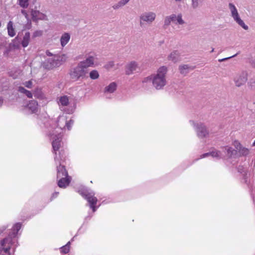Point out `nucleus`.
I'll return each mask as SVG.
<instances>
[{
	"mask_svg": "<svg viewBox=\"0 0 255 255\" xmlns=\"http://www.w3.org/2000/svg\"><path fill=\"white\" fill-rule=\"evenodd\" d=\"M167 72V68L166 66H161L158 68L156 74H153L152 78V84L156 90L162 89L166 85V75Z\"/></svg>",
	"mask_w": 255,
	"mask_h": 255,
	"instance_id": "f257e3e1",
	"label": "nucleus"
},
{
	"mask_svg": "<svg viewBox=\"0 0 255 255\" xmlns=\"http://www.w3.org/2000/svg\"><path fill=\"white\" fill-rule=\"evenodd\" d=\"M82 64L78 63L76 67L70 70L69 74L71 79L77 81L86 77L88 70L84 68L83 66H82Z\"/></svg>",
	"mask_w": 255,
	"mask_h": 255,
	"instance_id": "f03ea898",
	"label": "nucleus"
},
{
	"mask_svg": "<svg viewBox=\"0 0 255 255\" xmlns=\"http://www.w3.org/2000/svg\"><path fill=\"white\" fill-rule=\"evenodd\" d=\"M62 58L60 56H55L53 58H49L47 62L44 64L45 69L50 70L55 67H59L63 63Z\"/></svg>",
	"mask_w": 255,
	"mask_h": 255,
	"instance_id": "7ed1b4c3",
	"label": "nucleus"
},
{
	"mask_svg": "<svg viewBox=\"0 0 255 255\" xmlns=\"http://www.w3.org/2000/svg\"><path fill=\"white\" fill-rule=\"evenodd\" d=\"M82 195L87 200L90 204V207L92 209L93 212H95L96 208L95 207L97 202V199L94 196L93 193H89L87 191L83 192Z\"/></svg>",
	"mask_w": 255,
	"mask_h": 255,
	"instance_id": "20e7f679",
	"label": "nucleus"
},
{
	"mask_svg": "<svg viewBox=\"0 0 255 255\" xmlns=\"http://www.w3.org/2000/svg\"><path fill=\"white\" fill-rule=\"evenodd\" d=\"M190 122L194 125V126L196 127V131L197 132V134L198 137L200 138H203L208 136L209 134V131L204 124L200 123L196 125L193 121Z\"/></svg>",
	"mask_w": 255,
	"mask_h": 255,
	"instance_id": "39448f33",
	"label": "nucleus"
},
{
	"mask_svg": "<svg viewBox=\"0 0 255 255\" xmlns=\"http://www.w3.org/2000/svg\"><path fill=\"white\" fill-rule=\"evenodd\" d=\"M61 141L62 135L59 134L57 136H56V138L52 142L53 152L55 154V159L57 158V151L59 150L61 146Z\"/></svg>",
	"mask_w": 255,
	"mask_h": 255,
	"instance_id": "423d86ee",
	"label": "nucleus"
},
{
	"mask_svg": "<svg viewBox=\"0 0 255 255\" xmlns=\"http://www.w3.org/2000/svg\"><path fill=\"white\" fill-rule=\"evenodd\" d=\"M248 80L247 73L245 71L242 72L239 75L234 78V82L236 86L239 87L245 84Z\"/></svg>",
	"mask_w": 255,
	"mask_h": 255,
	"instance_id": "0eeeda50",
	"label": "nucleus"
},
{
	"mask_svg": "<svg viewBox=\"0 0 255 255\" xmlns=\"http://www.w3.org/2000/svg\"><path fill=\"white\" fill-rule=\"evenodd\" d=\"M138 64L135 61H132L129 63L127 64L125 66V74L127 75H129L133 73L137 68Z\"/></svg>",
	"mask_w": 255,
	"mask_h": 255,
	"instance_id": "6e6552de",
	"label": "nucleus"
},
{
	"mask_svg": "<svg viewBox=\"0 0 255 255\" xmlns=\"http://www.w3.org/2000/svg\"><path fill=\"white\" fill-rule=\"evenodd\" d=\"M31 16L33 22H37L39 20H45L46 15L39 10L31 9Z\"/></svg>",
	"mask_w": 255,
	"mask_h": 255,
	"instance_id": "1a4fd4ad",
	"label": "nucleus"
},
{
	"mask_svg": "<svg viewBox=\"0 0 255 255\" xmlns=\"http://www.w3.org/2000/svg\"><path fill=\"white\" fill-rule=\"evenodd\" d=\"M156 14L152 12H145L140 16V19L143 21L151 23L155 20Z\"/></svg>",
	"mask_w": 255,
	"mask_h": 255,
	"instance_id": "9d476101",
	"label": "nucleus"
},
{
	"mask_svg": "<svg viewBox=\"0 0 255 255\" xmlns=\"http://www.w3.org/2000/svg\"><path fill=\"white\" fill-rule=\"evenodd\" d=\"M234 145L238 151L240 156H246L249 154V150L248 148L243 147L241 143L238 141H235Z\"/></svg>",
	"mask_w": 255,
	"mask_h": 255,
	"instance_id": "9b49d317",
	"label": "nucleus"
},
{
	"mask_svg": "<svg viewBox=\"0 0 255 255\" xmlns=\"http://www.w3.org/2000/svg\"><path fill=\"white\" fill-rule=\"evenodd\" d=\"M56 124L57 127H59V128L61 129L63 128H65V127H67L68 129H70V127L69 126L68 121L67 120V118L64 115L59 116L57 121Z\"/></svg>",
	"mask_w": 255,
	"mask_h": 255,
	"instance_id": "f8f14e48",
	"label": "nucleus"
},
{
	"mask_svg": "<svg viewBox=\"0 0 255 255\" xmlns=\"http://www.w3.org/2000/svg\"><path fill=\"white\" fill-rule=\"evenodd\" d=\"M12 240L10 237H8L3 240L1 242V250L5 253H8L11 245Z\"/></svg>",
	"mask_w": 255,
	"mask_h": 255,
	"instance_id": "ddd939ff",
	"label": "nucleus"
},
{
	"mask_svg": "<svg viewBox=\"0 0 255 255\" xmlns=\"http://www.w3.org/2000/svg\"><path fill=\"white\" fill-rule=\"evenodd\" d=\"M58 179H59L58 181V185L60 188H65L70 182V177L69 176Z\"/></svg>",
	"mask_w": 255,
	"mask_h": 255,
	"instance_id": "4468645a",
	"label": "nucleus"
},
{
	"mask_svg": "<svg viewBox=\"0 0 255 255\" xmlns=\"http://www.w3.org/2000/svg\"><path fill=\"white\" fill-rule=\"evenodd\" d=\"M57 179H58L59 178L67 177L68 176V172L66 171L64 166L59 165V166L57 167Z\"/></svg>",
	"mask_w": 255,
	"mask_h": 255,
	"instance_id": "2eb2a0df",
	"label": "nucleus"
},
{
	"mask_svg": "<svg viewBox=\"0 0 255 255\" xmlns=\"http://www.w3.org/2000/svg\"><path fill=\"white\" fill-rule=\"evenodd\" d=\"M180 53L178 50L173 51L168 56V60L176 63L180 60Z\"/></svg>",
	"mask_w": 255,
	"mask_h": 255,
	"instance_id": "dca6fc26",
	"label": "nucleus"
},
{
	"mask_svg": "<svg viewBox=\"0 0 255 255\" xmlns=\"http://www.w3.org/2000/svg\"><path fill=\"white\" fill-rule=\"evenodd\" d=\"M94 58L93 56H89L88 58L86 59V60L80 62L79 64H83L82 66H83V67L85 68L86 69H87V68L94 65Z\"/></svg>",
	"mask_w": 255,
	"mask_h": 255,
	"instance_id": "f3484780",
	"label": "nucleus"
},
{
	"mask_svg": "<svg viewBox=\"0 0 255 255\" xmlns=\"http://www.w3.org/2000/svg\"><path fill=\"white\" fill-rule=\"evenodd\" d=\"M222 149L227 153V156L229 158H231L235 156L238 153L237 150L233 149L232 147L226 146L222 147Z\"/></svg>",
	"mask_w": 255,
	"mask_h": 255,
	"instance_id": "a211bd4d",
	"label": "nucleus"
},
{
	"mask_svg": "<svg viewBox=\"0 0 255 255\" xmlns=\"http://www.w3.org/2000/svg\"><path fill=\"white\" fill-rule=\"evenodd\" d=\"M70 39V35L69 33L65 32L63 34L60 38L61 45L62 47L65 46L69 42Z\"/></svg>",
	"mask_w": 255,
	"mask_h": 255,
	"instance_id": "6ab92c4d",
	"label": "nucleus"
},
{
	"mask_svg": "<svg viewBox=\"0 0 255 255\" xmlns=\"http://www.w3.org/2000/svg\"><path fill=\"white\" fill-rule=\"evenodd\" d=\"M117 87V84L115 82H112L105 87V92L112 93L116 91Z\"/></svg>",
	"mask_w": 255,
	"mask_h": 255,
	"instance_id": "aec40b11",
	"label": "nucleus"
},
{
	"mask_svg": "<svg viewBox=\"0 0 255 255\" xmlns=\"http://www.w3.org/2000/svg\"><path fill=\"white\" fill-rule=\"evenodd\" d=\"M30 40V33L26 32L25 33L21 44L23 47H26L28 46Z\"/></svg>",
	"mask_w": 255,
	"mask_h": 255,
	"instance_id": "412c9836",
	"label": "nucleus"
},
{
	"mask_svg": "<svg viewBox=\"0 0 255 255\" xmlns=\"http://www.w3.org/2000/svg\"><path fill=\"white\" fill-rule=\"evenodd\" d=\"M190 68H191V69L192 70H193L195 68V66H193L192 67H189L188 66V65L184 64V65H180L179 66V70L180 73L181 74L185 75V74L188 73V71H187L186 70H188V69Z\"/></svg>",
	"mask_w": 255,
	"mask_h": 255,
	"instance_id": "4be33fe9",
	"label": "nucleus"
},
{
	"mask_svg": "<svg viewBox=\"0 0 255 255\" xmlns=\"http://www.w3.org/2000/svg\"><path fill=\"white\" fill-rule=\"evenodd\" d=\"M18 91L24 94H25L28 98H31L32 97V94L31 92L28 90H26L24 87L19 86L18 88Z\"/></svg>",
	"mask_w": 255,
	"mask_h": 255,
	"instance_id": "5701e85b",
	"label": "nucleus"
},
{
	"mask_svg": "<svg viewBox=\"0 0 255 255\" xmlns=\"http://www.w3.org/2000/svg\"><path fill=\"white\" fill-rule=\"evenodd\" d=\"M12 25L13 24L12 21H9L7 25L8 34L11 37H12L15 35L14 29Z\"/></svg>",
	"mask_w": 255,
	"mask_h": 255,
	"instance_id": "b1692460",
	"label": "nucleus"
},
{
	"mask_svg": "<svg viewBox=\"0 0 255 255\" xmlns=\"http://www.w3.org/2000/svg\"><path fill=\"white\" fill-rule=\"evenodd\" d=\"M234 20L245 30H248L249 29V27L245 24L244 22L241 19L240 16L234 19Z\"/></svg>",
	"mask_w": 255,
	"mask_h": 255,
	"instance_id": "393cba45",
	"label": "nucleus"
},
{
	"mask_svg": "<svg viewBox=\"0 0 255 255\" xmlns=\"http://www.w3.org/2000/svg\"><path fill=\"white\" fill-rule=\"evenodd\" d=\"M89 77L91 79L95 80L99 78V74L97 70H93L90 72Z\"/></svg>",
	"mask_w": 255,
	"mask_h": 255,
	"instance_id": "a878e982",
	"label": "nucleus"
},
{
	"mask_svg": "<svg viewBox=\"0 0 255 255\" xmlns=\"http://www.w3.org/2000/svg\"><path fill=\"white\" fill-rule=\"evenodd\" d=\"M70 244V242H69L65 246H63L60 248V251L62 253L67 254L69 251V245Z\"/></svg>",
	"mask_w": 255,
	"mask_h": 255,
	"instance_id": "bb28decb",
	"label": "nucleus"
},
{
	"mask_svg": "<svg viewBox=\"0 0 255 255\" xmlns=\"http://www.w3.org/2000/svg\"><path fill=\"white\" fill-rule=\"evenodd\" d=\"M60 102L63 106H67L69 103V100L67 96L61 97L60 99Z\"/></svg>",
	"mask_w": 255,
	"mask_h": 255,
	"instance_id": "cd10ccee",
	"label": "nucleus"
},
{
	"mask_svg": "<svg viewBox=\"0 0 255 255\" xmlns=\"http://www.w3.org/2000/svg\"><path fill=\"white\" fill-rule=\"evenodd\" d=\"M19 5L23 8H27L28 6V0H18Z\"/></svg>",
	"mask_w": 255,
	"mask_h": 255,
	"instance_id": "c85d7f7f",
	"label": "nucleus"
},
{
	"mask_svg": "<svg viewBox=\"0 0 255 255\" xmlns=\"http://www.w3.org/2000/svg\"><path fill=\"white\" fill-rule=\"evenodd\" d=\"M211 155L213 157L220 158L221 157V152L220 151L215 150L210 152Z\"/></svg>",
	"mask_w": 255,
	"mask_h": 255,
	"instance_id": "c756f323",
	"label": "nucleus"
},
{
	"mask_svg": "<svg viewBox=\"0 0 255 255\" xmlns=\"http://www.w3.org/2000/svg\"><path fill=\"white\" fill-rule=\"evenodd\" d=\"M34 95L35 97H36L37 98L42 97V93L41 90L39 88L35 89L34 91Z\"/></svg>",
	"mask_w": 255,
	"mask_h": 255,
	"instance_id": "7c9ffc66",
	"label": "nucleus"
},
{
	"mask_svg": "<svg viewBox=\"0 0 255 255\" xmlns=\"http://www.w3.org/2000/svg\"><path fill=\"white\" fill-rule=\"evenodd\" d=\"M171 21L170 19V18L168 16L165 17L164 21L163 28L164 29H166V27L169 26L170 24Z\"/></svg>",
	"mask_w": 255,
	"mask_h": 255,
	"instance_id": "2f4dec72",
	"label": "nucleus"
},
{
	"mask_svg": "<svg viewBox=\"0 0 255 255\" xmlns=\"http://www.w3.org/2000/svg\"><path fill=\"white\" fill-rule=\"evenodd\" d=\"M182 14L179 13L177 15V17L176 20L177 21V23L180 25H182L185 23V21L182 19Z\"/></svg>",
	"mask_w": 255,
	"mask_h": 255,
	"instance_id": "473e14b6",
	"label": "nucleus"
},
{
	"mask_svg": "<svg viewBox=\"0 0 255 255\" xmlns=\"http://www.w3.org/2000/svg\"><path fill=\"white\" fill-rule=\"evenodd\" d=\"M42 35V31L36 30L32 34V38L41 36Z\"/></svg>",
	"mask_w": 255,
	"mask_h": 255,
	"instance_id": "72a5a7b5",
	"label": "nucleus"
},
{
	"mask_svg": "<svg viewBox=\"0 0 255 255\" xmlns=\"http://www.w3.org/2000/svg\"><path fill=\"white\" fill-rule=\"evenodd\" d=\"M27 20V23L24 26L25 29H29L31 27V20L29 18L26 19Z\"/></svg>",
	"mask_w": 255,
	"mask_h": 255,
	"instance_id": "f704fd0d",
	"label": "nucleus"
},
{
	"mask_svg": "<svg viewBox=\"0 0 255 255\" xmlns=\"http://www.w3.org/2000/svg\"><path fill=\"white\" fill-rule=\"evenodd\" d=\"M199 5L198 0H192V7L195 9Z\"/></svg>",
	"mask_w": 255,
	"mask_h": 255,
	"instance_id": "c9c22d12",
	"label": "nucleus"
},
{
	"mask_svg": "<svg viewBox=\"0 0 255 255\" xmlns=\"http://www.w3.org/2000/svg\"><path fill=\"white\" fill-rule=\"evenodd\" d=\"M231 14L234 19L240 16L237 8L232 11Z\"/></svg>",
	"mask_w": 255,
	"mask_h": 255,
	"instance_id": "e433bc0d",
	"label": "nucleus"
},
{
	"mask_svg": "<svg viewBox=\"0 0 255 255\" xmlns=\"http://www.w3.org/2000/svg\"><path fill=\"white\" fill-rule=\"evenodd\" d=\"M24 86L28 88H31L32 85V82L31 80L26 81L24 83Z\"/></svg>",
	"mask_w": 255,
	"mask_h": 255,
	"instance_id": "4c0bfd02",
	"label": "nucleus"
},
{
	"mask_svg": "<svg viewBox=\"0 0 255 255\" xmlns=\"http://www.w3.org/2000/svg\"><path fill=\"white\" fill-rule=\"evenodd\" d=\"M153 76V74H152L149 76H148L147 77L144 78L142 82H147L148 81H151L152 82Z\"/></svg>",
	"mask_w": 255,
	"mask_h": 255,
	"instance_id": "58836bf2",
	"label": "nucleus"
},
{
	"mask_svg": "<svg viewBox=\"0 0 255 255\" xmlns=\"http://www.w3.org/2000/svg\"><path fill=\"white\" fill-rule=\"evenodd\" d=\"M121 2H122L120 0L117 4L114 5V6H113V8L115 9H118L119 7H120L122 6H124V5Z\"/></svg>",
	"mask_w": 255,
	"mask_h": 255,
	"instance_id": "ea45409f",
	"label": "nucleus"
},
{
	"mask_svg": "<svg viewBox=\"0 0 255 255\" xmlns=\"http://www.w3.org/2000/svg\"><path fill=\"white\" fill-rule=\"evenodd\" d=\"M238 55V53L232 56H230V57H227V58H223V59H219L218 61L219 62H223V61H226L229 59H231L233 57H234L235 56H236L237 55Z\"/></svg>",
	"mask_w": 255,
	"mask_h": 255,
	"instance_id": "a19ab883",
	"label": "nucleus"
},
{
	"mask_svg": "<svg viewBox=\"0 0 255 255\" xmlns=\"http://www.w3.org/2000/svg\"><path fill=\"white\" fill-rule=\"evenodd\" d=\"M168 16L169 17L170 19L171 20V21H172V22H174L177 19V16H176L174 14H171V15H170V16Z\"/></svg>",
	"mask_w": 255,
	"mask_h": 255,
	"instance_id": "79ce46f5",
	"label": "nucleus"
},
{
	"mask_svg": "<svg viewBox=\"0 0 255 255\" xmlns=\"http://www.w3.org/2000/svg\"><path fill=\"white\" fill-rule=\"evenodd\" d=\"M229 7L231 10V11L232 12V11L234 10V9H236V6H235V5L232 3H229Z\"/></svg>",
	"mask_w": 255,
	"mask_h": 255,
	"instance_id": "37998d69",
	"label": "nucleus"
},
{
	"mask_svg": "<svg viewBox=\"0 0 255 255\" xmlns=\"http://www.w3.org/2000/svg\"><path fill=\"white\" fill-rule=\"evenodd\" d=\"M238 170L241 173L245 172V168L243 166H239L238 167Z\"/></svg>",
	"mask_w": 255,
	"mask_h": 255,
	"instance_id": "c03bdc74",
	"label": "nucleus"
},
{
	"mask_svg": "<svg viewBox=\"0 0 255 255\" xmlns=\"http://www.w3.org/2000/svg\"><path fill=\"white\" fill-rule=\"evenodd\" d=\"M42 121H44L43 120H42ZM44 122V124L45 125L46 127H48V124L51 125V124H53L54 122L52 120H50L48 121L47 122Z\"/></svg>",
	"mask_w": 255,
	"mask_h": 255,
	"instance_id": "a18cd8bd",
	"label": "nucleus"
},
{
	"mask_svg": "<svg viewBox=\"0 0 255 255\" xmlns=\"http://www.w3.org/2000/svg\"><path fill=\"white\" fill-rule=\"evenodd\" d=\"M21 13L23 14V15L25 16V17L26 19L29 18L28 15V14L27 13V12H26V10H23V9H21Z\"/></svg>",
	"mask_w": 255,
	"mask_h": 255,
	"instance_id": "49530a36",
	"label": "nucleus"
},
{
	"mask_svg": "<svg viewBox=\"0 0 255 255\" xmlns=\"http://www.w3.org/2000/svg\"><path fill=\"white\" fill-rule=\"evenodd\" d=\"M209 155H211L210 152L203 154L202 155H201V158H205L207 156H209Z\"/></svg>",
	"mask_w": 255,
	"mask_h": 255,
	"instance_id": "de8ad7c7",
	"label": "nucleus"
},
{
	"mask_svg": "<svg viewBox=\"0 0 255 255\" xmlns=\"http://www.w3.org/2000/svg\"><path fill=\"white\" fill-rule=\"evenodd\" d=\"M250 86H251V88L252 89H253V87L254 86V84H255V80H253V82L251 81L249 82Z\"/></svg>",
	"mask_w": 255,
	"mask_h": 255,
	"instance_id": "09e8293b",
	"label": "nucleus"
},
{
	"mask_svg": "<svg viewBox=\"0 0 255 255\" xmlns=\"http://www.w3.org/2000/svg\"><path fill=\"white\" fill-rule=\"evenodd\" d=\"M250 63L253 67L255 68V59L254 60H251Z\"/></svg>",
	"mask_w": 255,
	"mask_h": 255,
	"instance_id": "8fccbe9b",
	"label": "nucleus"
},
{
	"mask_svg": "<svg viewBox=\"0 0 255 255\" xmlns=\"http://www.w3.org/2000/svg\"><path fill=\"white\" fill-rule=\"evenodd\" d=\"M21 226V224L19 223H17V235L18 234V232L19 230L20 229Z\"/></svg>",
	"mask_w": 255,
	"mask_h": 255,
	"instance_id": "3c124183",
	"label": "nucleus"
},
{
	"mask_svg": "<svg viewBox=\"0 0 255 255\" xmlns=\"http://www.w3.org/2000/svg\"><path fill=\"white\" fill-rule=\"evenodd\" d=\"M121 3H122L124 5L127 4L129 0H121Z\"/></svg>",
	"mask_w": 255,
	"mask_h": 255,
	"instance_id": "603ef678",
	"label": "nucleus"
},
{
	"mask_svg": "<svg viewBox=\"0 0 255 255\" xmlns=\"http://www.w3.org/2000/svg\"><path fill=\"white\" fill-rule=\"evenodd\" d=\"M47 113H42V116H41V117H43L44 118H46L47 116Z\"/></svg>",
	"mask_w": 255,
	"mask_h": 255,
	"instance_id": "864d4df0",
	"label": "nucleus"
},
{
	"mask_svg": "<svg viewBox=\"0 0 255 255\" xmlns=\"http://www.w3.org/2000/svg\"><path fill=\"white\" fill-rule=\"evenodd\" d=\"M58 193H59L58 192H55V193H54L52 194V198H55L56 197H57V196Z\"/></svg>",
	"mask_w": 255,
	"mask_h": 255,
	"instance_id": "5fc2aeb1",
	"label": "nucleus"
},
{
	"mask_svg": "<svg viewBox=\"0 0 255 255\" xmlns=\"http://www.w3.org/2000/svg\"><path fill=\"white\" fill-rule=\"evenodd\" d=\"M73 122L74 121L72 120H70L69 121H68L70 127H71V125L73 124Z\"/></svg>",
	"mask_w": 255,
	"mask_h": 255,
	"instance_id": "6e6d98bb",
	"label": "nucleus"
},
{
	"mask_svg": "<svg viewBox=\"0 0 255 255\" xmlns=\"http://www.w3.org/2000/svg\"><path fill=\"white\" fill-rule=\"evenodd\" d=\"M46 55L49 56H51L52 55V54L48 50L46 51Z\"/></svg>",
	"mask_w": 255,
	"mask_h": 255,
	"instance_id": "4d7b16f0",
	"label": "nucleus"
},
{
	"mask_svg": "<svg viewBox=\"0 0 255 255\" xmlns=\"http://www.w3.org/2000/svg\"><path fill=\"white\" fill-rule=\"evenodd\" d=\"M3 103V99L0 97V106Z\"/></svg>",
	"mask_w": 255,
	"mask_h": 255,
	"instance_id": "13d9d810",
	"label": "nucleus"
},
{
	"mask_svg": "<svg viewBox=\"0 0 255 255\" xmlns=\"http://www.w3.org/2000/svg\"><path fill=\"white\" fill-rule=\"evenodd\" d=\"M109 65L111 67H113L114 65V62L112 61L109 63Z\"/></svg>",
	"mask_w": 255,
	"mask_h": 255,
	"instance_id": "bf43d9fd",
	"label": "nucleus"
},
{
	"mask_svg": "<svg viewBox=\"0 0 255 255\" xmlns=\"http://www.w3.org/2000/svg\"><path fill=\"white\" fill-rule=\"evenodd\" d=\"M198 1L199 3H202L203 2L204 0H198Z\"/></svg>",
	"mask_w": 255,
	"mask_h": 255,
	"instance_id": "052dcab7",
	"label": "nucleus"
},
{
	"mask_svg": "<svg viewBox=\"0 0 255 255\" xmlns=\"http://www.w3.org/2000/svg\"><path fill=\"white\" fill-rule=\"evenodd\" d=\"M142 22H141V20H140V25L141 26V25H142Z\"/></svg>",
	"mask_w": 255,
	"mask_h": 255,
	"instance_id": "680f3d73",
	"label": "nucleus"
},
{
	"mask_svg": "<svg viewBox=\"0 0 255 255\" xmlns=\"http://www.w3.org/2000/svg\"><path fill=\"white\" fill-rule=\"evenodd\" d=\"M176 1H181L182 0H175Z\"/></svg>",
	"mask_w": 255,
	"mask_h": 255,
	"instance_id": "e2e57ef3",
	"label": "nucleus"
},
{
	"mask_svg": "<svg viewBox=\"0 0 255 255\" xmlns=\"http://www.w3.org/2000/svg\"><path fill=\"white\" fill-rule=\"evenodd\" d=\"M214 48H212V50H211V52H213L214 51Z\"/></svg>",
	"mask_w": 255,
	"mask_h": 255,
	"instance_id": "0e129e2a",
	"label": "nucleus"
},
{
	"mask_svg": "<svg viewBox=\"0 0 255 255\" xmlns=\"http://www.w3.org/2000/svg\"><path fill=\"white\" fill-rule=\"evenodd\" d=\"M253 146H255V140L254 142L253 143Z\"/></svg>",
	"mask_w": 255,
	"mask_h": 255,
	"instance_id": "69168bd1",
	"label": "nucleus"
},
{
	"mask_svg": "<svg viewBox=\"0 0 255 255\" xmlns=\"http://www.w3.org/2000/svg\"><path fill=\"white\" fill-rule=\"evenodd\" d=\"M54 133H50V135H54Z\"/></svg>",
	"mask_w": 255,
	"mask_h": 255,
	"instance_id": "338daca9",
	"label": "nucleus"
},
{
	"mask_svg": "<svg viewBox=\"0 0 255 255\" xmlns=\"http://www.w3.org/2000/svg\"><path fill=\"white\" fill-rule=\"evenodd\" d=\"M16 47H17V49L19 48V46L17 44Z\"/></svg>",
	"mask_w": 255,
	"mask_h": 255,
	"instance_id": "774afa93",
	"label": "nucleus"
}]
</instances>
